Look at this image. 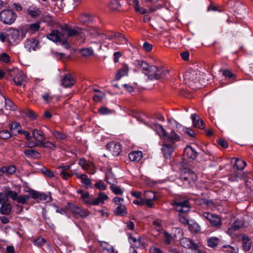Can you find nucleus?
Returning a JSON list of instances; mask_svg holds the SVG:
<instances>
[{"mask_svg":"<svg viewBox=\"0 0 253 253\" xmlns=\"http://www.w3.org/2000/svg\"><path fill=\"white\" fill-rule=\"evenodd\" d=\"M75 83L74 78L70 74L65 75L61 80V85L64 87H70Z\"/></svg>","mask_w":253,"mask_h":253,"instance_id":"obj_13","label":"nucleus"},{"mask_svg":"<svg viewBox=\"0 0 253 253\" xmlns=\"http://www.w3.org/2000/svg\"><path fill=\"white\" fill-rule=\"evenodd\" d=\"M109 198L108 196L103 192H100L96 198H93L92 205L98 206L100 204H103L104 201Z\"/></svg>","mask_w":253,"mask_h":253,"instance_id":"obj_18","label":"nucleus"},{"mask_svg":"<svg viewBox=\"0 0 253 253\" xmlns=\"http://www.w3.org/2000/svg\"><path fill=\"white\" fill-rule=\"evenodd\" d=\"M245 222L243 220L237 219L232 225V227L235 230H237L244 226Z\"/></svg>","mask_w":253,"mask_h":253,"instance_id":"obj_47","label":"nucleus"},{"mask_svg":"<svg viewBox=\"0 0 253 253\" xmlns=\"http://www.w3.org/2000/svg\"><path fill=\"white\" fill-rule=\"evenodd\" d=\"M34 146H40L41 147H43L50 149L51 150H54L56 148L55 144L49 141H47L45 142H43L41 144H39V143H34L32 141L30 142L29 143V147H32Z\"/></svg>","mask_w":253,"mask_h":253,"instance_id":"obj_17","label":"nucleus"},{"mask_svg":"<svg viewBox=\"0 0 253 253\" xmlns=\"http://www.w3.org/2000/svg\"><path fill=\"white\" fill-rule=\"evenodd\" d=\"M110 188L112 191L116 195H122L123 193V191L120 187L117 186L116 184L112 186H110Z\"/></svg>","mask_w":253,"mask_h":253,"instance_id":"obj_50","label":"nucleus"},{"mask_svg":"<svg viewBox=\"0 0 253 253\" xmlns=\"http://www.w3.org/2000/svg\"><path fill=\"white\" fill-rule=\"evenodd\" d=\"M182 171V173H184L186 175H187V176H188V178L191 182H194L196 179V174L191 169H185Z\"/></svg>","mask_w":253,"mask_h":253,"instance_id":"obj_33","label":"nucleus"},{"mask_svg":"<svg viewBox=\"0 0 253 253\" xmlns=\"http://www.w3.org/2000/svg\"><path fill=\"white\" fill-rule=\"evenodd\" d=\"M94 187L99 189V190H105L106 188V186L105 185L104 183L101 180H100L96 182L94 184Z\"/></svg>","mask_w":253,"mask_h":253,"instance_id":"obj_60","label":"nucleus"},{"mask_svg":"<svg viewBox=\"0 0 253 253\" xmlns=\"http://www.w3.org/2000/svg\"><path fill=\"white\" fill-rule=\"evenodd\" d=\"M34 242L36 245L41 247L45 244V240L42 238L39 237L37 239L35 240Z\"/></svg>","mask_w":253,"mask_h":253,"instance_id":"obj_62","label":"nucleus"},{"mask_svg":"<svg viewBox=\"0 0 253 253\" xmlns=\"http://www.w3.org/2000/svg\"><path fill=\"white\" fill-rule=\"evenodd\" d=\"M39 42L35 39H27L25 43V48L29 52L35 51L39 47Z\"/></svg>","mask_w":253,"mask_h":253,"instance_id":"obj_11","label":"nucleus"},{"mask_svg":"<svg viewBox=\"0 0 253 253\" xmlns=\"http://www.w3.org/2000/svg\"><path fill=\"white\" fill-rule=\"evenodd\" d=\"M32 135L34 139L37 140V143L39 144H41L45 141V138L44 136V133L41 130L38 129H33L32 131Z\"/></svg>","mask_w":253,"mask_h":253,"instance_id":"obj_15","label":"nucleus"},{"mask_svg":"<svg viewBox=\"0 0 253 253\" xmlns=\"http://www.w3.org/2000/svg\"><path fill=\"white\" fill-rule=\"evenodd\" d=\"M203 215L209 220L211 226L220 228L221 226L222 222L219 216L209 212H203Z\"/></svg>","mask_w":253,"mask_h":253,"instance_id":"obj_6","label":"nucleus"},{"mask_svg":"<svg viewBox=\"0 0 253 253\" xmlns=\"http://www.w3.org/2000/svg\"><path fill=\"white\" fill-rule=\"evenodd\" d=\"M81 197L86 204L88 205H92L93 198L89 196V193L86 192L83 194Z\"/></svg>","mask_w":253,"mask_h":253,"instance_id":"obj_38","label":"nucleus"},{"mask_svg":"<svg viewBox=\"0 0 253 253\" xmlns=\"http://www.w3.org/2000/svg\"><path fill=\"white\" fill-rule=\"evenodd\" d=\"M127 3L129 5H132L134 6L135 10L137 12L141 14L146 13L147 9L141 7L139 5V1L138 0H127Z\"/></svg>","mask_w":253,"mask_h":253,"instance_id":"obj_19","label":"nucleus"},{"mask_svg":"<svg viewBox=\"0 0 253 253\" xmlns=\"http://www.w3.org/2000/svg\"><path fill=\"white\" fill-rule=\"evenodd\" d=\"M180 244L183 247L194 251L195 253H198V252H200L198 250V245L194 243L191 239L184 238L181 240Z\"/></svg>","mask_w":253,"mask_h":253,"instance_id":"obj_8","label":"nucleus"},{"mask_svg":"<svg viewBox=\"0 0 253 253\" xmlns=\"http://www.w3.org/2000/svg\"><path fill=\"white\" fill-rule=\"evenodd\" d=\"M235 172L236 174H238V180H242L245 181V183H246V180L247 179L248 175L251 174V173L250 172H243L242 170H235Z\"/></svg>","mask_w":253,"mask_h":253,"instance_id":"obj_39","label":"nucleus"},{"mask_svg":"<svg viewBox=\"0 0 253 253\" xmlns=\"http://www.w3.org/2000/svg\"><path fill=\"white\" fill-rule=\"evenodd\" d=\"M183 155L185 159L191 161L197 157L198 153L191 146H187L184 149Z\"/></svg>","mask_w":253,"mask_h":253,"instance_id":"obj_10","label":"nucleus"},{"mask_svg":"<svg viewBox=\"0 0 253 253\" xmlns=\"http://www.w3.org/2000/svg\"><path fill=\"white\" fill-rule=\"evenodd\" d=\"M28 14L32 18H37L41 14V10L38 7L30 6L27 9Z\"/></svg>","mask_w":253,"mask_h":253,"instance_id":"obj_23","label":"nucleus"},{"mask_svg":"<svg viewBox=\"0 0 253 253\" xmlns=\"http://www.w3.org/2000/svg\"><path fill=\"white\" fill-rule=\"evenodd\" d=\"M128 69H129L128 66L124 64L122 68L118 70V71L116 73L115 75V80H119L123 77L127 75Z\"/></svg>","mask_w":253,"mask_h":253,"instance_id":"obj_26","label":"nucleus"},{"mask_svg":"<svg viewBox=\"0 0 253 253\" xmlns=\"http://www.w3.org/2000/svg\"><path fill=\"white\" fill-rule=\"evenodd\" d=\"M8 201L7 193L6 194L0 192V204L6 203Z\"/></svg>","mask_w":253,"mask_h":253,"instance_id":"obj_58","label":"nucleus"},{"mask_svg":"<svg viewBox=\"0 0 253 253\" xmlns=\"http://www.w3.org/2000/svg\"><path fill=\"white\" fill-rule=\"evenodd\" d=\"M16 167L14 165L3 166L0 169L1 175L3 174L12 175L16 172Z\"/></svg>","mask_w":253,"mask_h":253,"instance_id":"obj_20","label":"nucleus"},{"mask_svg":"<svg viewBox=\"0 0 253 253\" xmlns=\"http://www.w3.org/2000/svg\"><path fill=\"white\" fill-rule=\"evenodd\" d=\"M161 150L164 157L166 158H169L170 157L171 154L173 151V148L169 144H165L162 145Z\"/></svg>","mask_w":253,"mask_h":253,"instance_id":"obj_22","label":"nucleus"},{"mask_svg":"<svg viewBox=\"0 0 253 253\" xmlns=\"http://www.w3.org/2000/svg\"><path fill=\"white\" fill-rule=\"evenodd\" d=\"M8 75L17 86L25 85L26 77L25 75L17 69L10 70Z\"/></svg>","mask_w":253,"mask_h":253,"instance_id":"obj_3","label":"nucleus"},{"mask_svg":"<svg viewBox=\"0 0 253 253\" xmlns=\"http://www.w3.org/2000/svg\"><path fill=\"white\" fill-rule=\"evenodd\" d=\"M8 127L12 134L14 135L21 134L22 127L20 123L16 122H12L8 125Z\"/></svg>","mask_w":253,"mask_h":253,"instance_id":"obj_14","label":"nucleus"},{"mask_svg":"<svg viewBox=\"0 0 253 253\" xmlns=\"http://www.w3.org/2000/svg\"><path fill=\"white\" fill-rule=\"evenodd\" d=\"M135 64L138 68H140L143 71V73L146 74V72L149 70L150 66H149L147 63L144 61L137 60L135 62Z\"/></svg>","mask_w":253,"mask_h":253,"instance_id":"obj_27","label":"nucleus"},{"mask_svg":"<svg viewBox=\"0 0 253 253\" xmlns=\"http://www.w3.org/2000/svg\"><path fill=\"white\" fill-rule=\"evenodd\" d=\"M68 210H69L73 214L77 215L79 213V210L80 208L76 206L73 204L68 203L67 207Z\"/></svg>","mask_w":253,"mask_h":253,"instance_id":"obj_48","label":"nucleus"},{"mask_svg":"<svg viewBox=\"0 0 253 253\" xmlns=\"http://www.w3.org/2000/svg\"><path fill=\"white\" fill-rule=\"evenodd\" d=\"M246 166V163L243 160L236 159L233 168L235 170H242Z\"/></svg>","mask_w":253,"mask_h":253,"instance_id":"obj_29","label":"nucleus"},{"mask_svg":"<svg viewBox=\"0 0 253 253\" xmlns=\"http://www.w3.org/2000/svg\"><path fill=\"white\" fill-rule=\"evenodd\" d=\"M165 139L169 141H179L180 140V136L177 135L175 132L172 130L169 134L168 135L167 134V136L165 137Z\"/></svg>","mask_w":253,"mask_h":253,"instance_id":"obj_40","label":"nucleus"},{"mask_svg":"<svg viewBox=\"0 0 253 253\" xmlns=\"http://www.w3.org/2000/svg\"><path fill=\"white\" fill-rule=\"evenodd\" d=\"M222 75L226 78L233 79L234 80H235L236 78V75L228 70H223L222 71Z\"/></svg>","mask_w":253,"mask_h":253,"instance_id":"obj_52","label":"nucleus"},{"mask_svg":"<svg viewBox=\"0 0 253 253\" xmlns=\"http://www.w3.org/2000/svg\"><path fill=\"white\" fill-rule=\"evenodd\" d=\"M12 136L11 132L8 130H2L0 131V138L2 139H7Z\"/></svg>","mask_w":253,"mask_h":253,"instance_id":"obj_46","label":"nucleus"},{"mask_svg":"<svg viewBox=\"0 0 253 253\" xmlns=\"http://www.w3.org/2000/svg\"><path fill=\"white\" fill-rule=\"evenodd\" d=\"M184 212H179L178 215L179 221L184 224L188 223L187 217L183 214Z\"/></svg>","mask_w":253,"mask_h":253,"instance_id":"obj_59","label":"nucleus"},{"mask_svg":"<svg viewBox=\"0 0 253 253\" xmlns=\"http://www.w3.org/2000/svg\"><path fill=\"white\" fill-rule=\"evenodd\" d=\"M24 153L27 156L39 159L41 157L40 154L37 151L32 149H26L24 151Z\"/></svg>","mask_w":253,"mask_h":253,"instance_id":"obj_34","label":"nucleus"},{"mask_svg":"<svg viewBox=\"0 0 253 253\" xmlns=\"http://www.w3.org/2000/svg\"><path fill=\"white\" fill-rule=\"evenodd\" d=\"M108 151L114 156H118L122 151V147L120 143L111 142L106 145Z\"/></svg>","mask_w":253,"mask_h":253,"instance_id":"obj_7","label":"nucleus"},{"mask_svg":"<svg viewBox=\"0 0 253 253\" xmlns=\"http://www.w3.org/2000/svg\"><path fill=\"white\" fill-rule=\"evenodd\" d=\"M172 205L179 212H187L190 209L189 199L181 196H178L174 199Z\"/></svg>","mask_w":253,"mask_h":253,"instance_id":"obj_1","label":"nucleus"},{"mask_svg":"<svg viewBox=\"0 0 253 253\" xmlns=\"http://www.w3.org/2000/svg\"><path fill=\"white\" fill-rule=\"evenodd\" d=\"M106 180L107 182L112 186L117 183V180L114 174L110 171L106 173Z\"/></svg>","mask_w":253,"mask_h":253,"instance_id":"obj_35","label":"nucleus"},{"mask_svg":"<svg viewBox=\"0 0 253 253\" xmlns=\"http://www.w3.org/2000/svg\"><path fill=\"white\" fill-rule=\"evenodd\" d=\"M79 165L84 170H87L89 168V165L86 163V161L84 158H82L79 160Z\"/></svg>","mask_w":253,"mask_h":253,"instance_id":"obj_55","label":"nucleus"},{"mask_svg":"<svg viewBox=\"0 0 253 253\" xmlns=\"http://www.w3.org/2000/svg\"><path fill=\"white\" fill-rule=\"evenodd\" d=\"M1 206L0 208V212L1 214L8 215L11 211V205L9 203H4L1 204Z\"/></svg>","mask_w":253,"mask_h":253,"instance_id":"obj_31","label":"nucleus"},{"mask_svg":"<svg viewBox=\"0 0 253 253\" xmlns=\"http://www.w3.org/2000/svg\"><path fill=\"white\" fill-rule=\"evenodd\" d=\"M40 22H37L36 23L32 24L30 25L28 28H26L25 30L21 29V32L22 33V37H25L26 33L27 32L28 30L31 31L33 33H35L38 31L40 29Z\"/></svg>","mask_w":253,"mask_h":253,"instance_id":"obj_25","label":"nucleus"},{"mask_svg":"<svg viewBox=\"0 0 253 253\" xmlns=\"http://www.w3.org/2000/svg\"><path fill=\"white\" fill-rule=\"evenodd\" d=\"M29 199L30 196L28 195H18L16 201L20 204H25L29 201Z\"/></svg>","mask_w":253,"mask_h":253,"instance_id":"obj_43","label":"nucleus"},{"mask_svg":"<svg viewBox=\"0 0 253 253\" xmlns=\"http://www.w3.org/2000/svg\"><path fill=\"white\" fill-rule=\"evenodd\" d=\"M200 78V73L193 70H189L184 74V83L189 86L192 85V83H197Z\"/></svg>","mask_w":253,"mask_h":253,"instance_id":"obj_5","label":"nucleus"},{"mask_svg":"<svg viewBox=\"0 0 253 253\" xmlns=\"http://www.w3.org/2000/svg\"><path fill=\"white\" fill-rule=\"evenodd\" d=\"M191 119L194 127L199 129H204L206 124L204 121L200 119L199 116L196 114H193L191 115Z\"/></svg>","mask_w":253,"mask_h":253,"instance_id":"obj_12","label":"nucleus"},{"mask_svg":"<svg viewBox=\"0 0 253 253\" xmlns=\"http://www.w3.org/2000/svg\"><path fill=\"white\" fill-rule=\"evenodd\" d=\"M81 53L83 56L87 57L92 55L93 51L90 48H84L81 49Z\"/></svg>","mask_w":253,"mask_h":253,"instance_id":"obj_49","label":"nucleus"},{"mask_svg":"<svg viewBox=\"0 0 253 253\" xmlns=\"http://www.w3.org/2000/svg\"><path fill=\"white\" fill-rule=\"evenodd\" d=\"M79 20L82 23L85 24L92 22L93 17L89 13H84L79 16Z\"/></svg>","mask_w":253,"mask_h":253,"instance_id":"obj_30","label":"nucleus"},{"mask_svg":"<svg viewBox=\"0 0 253 253\" xmlns=\"http://www.w3.org/2000/svg\"><path fill=\"white\" fill-rule=\"evenodd\" d=\"M168 72L163 69L158 68L155 65H151L145 75L147 76L150 80H158L165 76Z\"/></svg>","mask_w":253,"mask_h":253,"instance_id":"obj_4","label":"nucleus"},{"mask_svg":"<svg viewBox=\"0 0 253 253\" xmlns=\"http://www.w3.org/2000/svg\"><path fill=\"white\" fill-rule=\"evenodd\" d=\"M7 193L8 197L11 198L13 200H15V201L17 200L18 195L16 192H15L14 191H12V190H8L7 192Z\"/></svg>","mask_w":253,"mask_h":253,"instance_id":"obj_61","label":"nucleus"},{"mask_svg":"<svg viewBox=\"0 0 253 253\" xmlns=\"http://www.w3.org/2000/svg\"><path fill=\"white\" fill-rule=\"evenodd\" d=\"M242 247L245 251H248L251 247V242L248 237L244 236L243 237Z\"/></svg>","mask_w":253,"mask_h":253,"instance_id":"obj_36","label":"nucleus"},{"mask_svg":"<svg viewBox=\"0 0 253 253\" xmlns=\"http://www.w3.org/2000/svg\"><path fill=\"white\" fill-rule=\"evenodd\" d=\"M129 159L131 161L139 162L143 157V153L141 151H132L128 154Z\"/></svg>","mask_w":253,"mask_h":253,"instance_id":"obj_24","label":"nucleus"},{"mask_svg":"<svg viewBox=\"0 0 253 253\" xmlns=\"http://www.w3.org/2000/svg\"><path fill=\"white\" fill-rule=\"evenodd\" d=\"M19 31L17 30H12L8 34V39L10 42H14L19 38Z\"/></svg>","mask_w":253,"mask_h":253,"instance_id":"obj_32","label":"nucleus"},{"mask_svg":"<svg viewBox=\"0 0 253 253\" xmlns=\"http://www.w3.org/2000/svg\"><path fill=\"white\" fill-rule=\"evenodd\" d=\"M98 113L102 115L110 114L112 113V110L106 107H100L98 109Z\"/></svg>","mask_w":253,"mask_h":253,"instance_id":"obj_53","label":"nucleus"},{"mask_svg":"<svg viewBox=\"0 0 253 253\" xmlns=\"http://www.w3.org/2000/svg\"><path fill=\"white\" fill-rule=\"evenodd\" d=\"M89 214V212L87 210H82L81 209H79V213L76 215L78 217H81L82 218L86 217Z\"/></svg>","mask_w":253,"mask_h":253,"instance_id":"obj_56","label":"nucleus"},{"mask_svg":"<svg viewBox=\"0 0 253 253\" xmlns=\"http://www.w3.org/2000/svg\"><path fill=\"white\" fill-rule=\"evenodd\" d=\"M17 18L16 13L12 9H6L0 12V20L6 25L14 23Z\"/></svg>","mask_w":253,"mask_h":253,"instance_id":"obj_2","label":"nucleus"},{"mask_svg":"<svg viewBox=\"0 0 253 253\" xmlns=\"http://www.w3.org/2000/svg\"><path fill=\"white\" fill-rule=\"evenodd\" d=\"M63 36V33L57 30H51L46 35L47 38L54 42H61Z\"/></svg>","mask_w":253,"mask_h":253,"instance_id":"obj_9","label":"nucleus"},{"mask_svg":"<svg viewBox=\"0 0 253 253\" xmlns=\"http://www.w3.org/2000/svg\"><path fill=\"white\" fill-rule=\"evenodd\" d=\"M26 115L32 120H35L37 117V115L35 112L30 109L27 111Z\"/></svg>","mask_w":253,"mask_h":253,"instance_id":"obj_63","label":"nucleus"},{"mask_svg":"<svg viewBox=\"0 0 253 253\" xmlns=\"http://www.w3.org/2000/svg\"><path fill=\"white\" fill-rule=\"evenodd\" d=\"M114 213L118 216H124L127 214V210L124 205L119 204L114 210Z\"/></svg>","mask_w":253,"mask_h":253,"instance_id":"obj_28","label":"nucleus"},{"mask_svg":"<svg viewBox=\"0 0 253 253\" xmlns=\"http://www.w3.org/2000/svg\"><path fill=\"white\" fill-rule=\"evenodd\" d=\"M162 223L161 220L159 219H157L153 222V225L155 226V229L157 231H160L163 229Z\"/></svg>","mask_w":253,"mask_h":253,"instance_id":"obj_51","label":"nucleus"},{"mask_svg":"<svg viewBox=\"0 0 253 253\" xmlns=\"http://www.w3.org/2000/svg\"><path fill=\"white\" fill-rule=\"evenodd\" d=\"M154 127L160 135H162L164 137L167 136V131L162 126L159 124H155Z\"/></svg>","mask_w":253,"mask_h":253,"instance_id":"obj_44","label":"nucleus"},{"mask_svg":"<svg viewBox=\"0 0 253 253\" xmlns=\"http://www.w3.org/2000/svg\"><path fill=\"white\" fill-rule=\"evenodd\" d=\"M84 31L87 32L88 35L92 38H96L97 36H100L102 39H104L105 37H107V35L105 34H100L98 32L97 29L95 27H89L84 29Z\"/></svg>","mask_w":253,"mask_h":253,"instance_id":"obj_16","label":"nucleus"},{"mask_svg":"<svg viewBox=\"0 0 253 253\" xmlns=\"http://www.w3.org/2000/svg\"><path fill=\"white\" fill-rule=\"evenodd\" d=\"M251 175L252 174L248 175V177L247 178V179L246 180L245 183L246 186L249 187L250 188H251L252 187V185H253V177H251Z\"/></svg>","mask_w":253,"mask_h":253,"instance_id":"obj_64","label":"nucleus"},{"mask_svg":"<svg viewBox=\"0 0 253 253\" xmlns=\"http://www.w3.org/2000/svg\"><path fill=\"white\" fill-rule=\"evenodd\" d=\"M42 171L45 176L49 178L53 177L54 176L53 172L51 170L45 168L42 169Z\"/></svg>","mask_w":253,"mask_h":253,"instance_id":"obj_57","label":"nucleus"},{"mask_svg":"<svg viewBox=\"0 0 253 253\" xmlns=\"http://www.w3.org/2000/svg\"><path fill=\"white\" fill-rule=\"evenodd\" d=\"M108 6L110 9L113 10H118L121 6L117 0H111Z\"/></svg>","mask_w":253,"mask_h":253,"instance_id":"obj_45","label":"nucleus"},{"mask_svg":"<svg viewBox=\"0 0 253 253\" xmlns=\"http://www.w3.org/2000/svg\"><path fill=\"white\" fill-rule=\"evenodd\" d=\"M79 27L76 28L75 29H72L69 26L66 25L62 28V32H66L67 34V37L68 38L75 36L77 37L78 31H79Z\"/></svg>","mask_w":253,"mask_h":253,"instance_id":"obj_21","label":"nucleus"},{"mask_svg":"<svg viewBox=\"0 0 253 253\" xmlns=\"http://www.w3.org/2000/svg\"><path fill=\"white\" fill-rule=\"evenodd\" d=\"M208 245L211 248L216 247L219 243V240L216 237H211L207 241Z\"/></svg>","mask_w":253,"mask_h":253,"instance_id":"obj_41","label":"nucleus"},{"mask_svg":"<svg viewBox=\"0 0 253 253\" xmlns=\"http://www.w3.org/2000/svg\"><path fill=\"white\" fill-rule=\"evenodd\" d=\"M84 29L79 28V31L77 37H79L82 41V42L84 43L85 41L86 37L84 33Z\"/></svg>","mask_w":253,"mask_h":253,"instance_id":"obj_54","label":"nucleus"},{"mask_svg":"<svg viewBox=\"0 0 253 253\" xmlns=\"http://www.w3.org/2000/svg\"><path fill=\"white\" fill-rule=\"evenodd\" d=\"M77 175L79 178L81 179L82 183L86 185L91 184V179H89L86 174H84L79 175V174H77Z\"/></svg>","mask_w":253,"mask_h":253,"instance_id":"obj_42","label":"nucleus"},{"mask_svg":"<svg viewBox=\"0 0 253 253\" xmlns=\"http://www.w3.org/2000/svg\"><path fill=\"white\" fill-rule=\"evenodd\" d=\"M114 38H116L118 40L119 39H123V41L121 42V43L126 44L127 43L126 39L124 37V35L119 33H115L113 36H107V37H105L104 39H112Z\"/></svg>","mask_w":253,"mask_h":253,"instance_id":"obj_37","label":"nucleus"}]
</instances>
